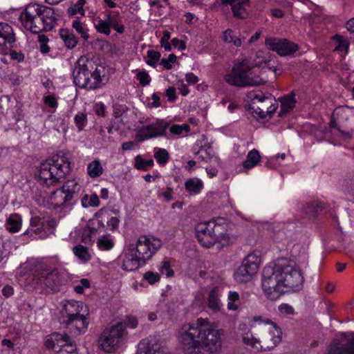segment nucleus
Returning <instances> with one entry per match:
<instances>
[{"instance_id": "1", "label": "nucleus", "mask_w": 354, "mask_h": 354, "mask_svg": "<svg viewBox=\"0 0 354 354\" xmlns=\"http://www.w3.org/2000/svg\"><path fill=\"white\" fill-rule=\"evenodd\" d=\"M178 339L185 354H218L222 345L218 330L203 318L183 325Z\"/></svg>"}, {"instance_id": "2", "label": "nucleus", "mask_w": 354, "mask_h": 354, "mask_svg": "<svg viewBox=\"0 0 354 354\" xmlns=\"http://www.w3.org/2000/svg\"><path fill=\"white\" fill-rule=\"evenodd\" d=\"M254 322H259L258 327L262 330L261 339L253 337H243V343L256 351H268L273 349L281 342L282 330L277 324L262 316H255Z\"/></svg>"}, {"instance_id": "3", "label": "nucleus", "mask_w": 354, "mask_h": 354, "mask_svg": "<svg viewBox=\"0 0 354 354\" xmlns=\"http://www.w3.org/2000/svg\"><path fill=\"white\" fill-rule=\"evenodd\" d=\"M102 66H97L92 60L82 56L75 63L73 71L74 83L80 88L96 89L102 84Z\"/></svg>"}, {"instance_id": "4", "label": "nucleus", "mask_w": 354, "mask_h": 354, "mask_svg": "<svg viewBox=\"0 0 354 354\" xmlns=\"http://www.w3.org/2000/svg\"><path fill=\"white\" fill-rule=\"evenodd\" d=\"M138 324V322L135 317L127 316L123 322H118L103 331L98 340L99 346L106 352H114L127 335L126 328L129 326L135 328Z\"/></svg>"}, {"instance_id": "5", "label": "nucleus", "mask_w": 354, "mask_h": 354, "mask_svg": "<svg viewBox=\"0 0 354 354\" xmlns=\"http://www.w3.org/2000/svg\"><path fill=\"white\" fill-rule=\"evenodd\" d=\"M257 65L250 63L248 59L236 64L232 73L225 75V80L230 85L238 87L253 86L265 84L266 80L254 70Z\"/></svg>"}, {"instance_id": "6", "label": "nucleus", "mask_w": 354, "mask_h": 354, "mask_svg": "<svg viewBox=\"0 0 354 354\" xmlns=\"http://www.w3.org/2000/svg\"><path fill=\"white\" fill-rule=\"evenodd\" d=\"M195 231L198 242L205 248H210L216 243L222 247L232 243L225 227L214 221L197 224Z\"/></svg>"}, {"instance_id": "7", "label": "nucleus", "mask_w": 354, "mask_h": 354, "mask_svg": "<svg viewBox=\"0 0 354 354\" xmlns=\"http://www.w3.org/2000/svg\"><path fill=\"white\" fill-rule=\"evenodd\" d=\"M70 162L67 157L62 155L53 157L42 162L39 170V180L47 186L54 185L66 174L70 172Z\"/></svg>"}, {"instance_id": "8", "label": "nucleus", "mask_w": 354, "mask_h": 354, "mask_svg": "<svg viewBox=\"0 0 354 354\" xmlns=\"http://www.w3.org/2000/svg\"><path fill=\"white\" fill-rule=\"evenodd\" d=\"M281 274L279 272L277 261L270 263L263 270L261 286L266 296L272 301L278 299L286 292L281 283Z\"/></svg>"}, {"instance_id": "9", "label": "nucleus", "mask_w": 354, "mask_h": 354, "mask_svg": "<svg viewBox=\"0 0 354 354\" xmlns=\"http://www.w3.org/2000/svg\"><path fill=\"white\" fill-rule=\"evenodd\" d=\"M64 279V274L57 269L46 270L37 266L32 273L33 284L45 293H54L60 290Z\"/></svg>"}, {"instance_id": "10", "label": "nucleus", "mask_w": 354, "mask_h": 354, "mask_svg": "<svg viewBox=\"0 0 354 354\" xmlns=\"http://www.w3.org/2000/svg\"><path fill=\"white\" fill-rule=\"evenodd\" d=\"M279 272L281 274V283L286 292L299 290L304 283L301 270L295 263L286 259H277Z\"/></svg>"}, {"instance_id": "11", "label": "nucleus", "mask_w": 354, "mask_h": 354, "mask_svg": "<svg viewBox=\"0 0 354 354\" xmlns=\"http://www.w3.org/2000/svg\"><path fill=\"white\" fill-rule=\"evenodd\" d=\"M19 19L21 22H33L38 19L41 22H55L57 20L52 8L37 3L26 6L21 12Z\"/></svg>"}, {"instance_id": "12", "label": "nucleus", "mask_w": 354, "mask_h": 354, "mask_svg": "<svg viewBox=\"0 0 354 354\" xmlns=\"http://www.w3.org/2000/svg\"><path fill=\"white\" fill-rule=\"evenodd\" d=\"M260 263V259L254 253L249 254L242 261L241 265L236 270L234 277L237 282L245 283L250 281L252 277L257 274Z\"/></svg>"}, {"instance_id": "13", "label": "nucleus", "mask_w": 354, "mask_h": 354, "mask_svg": "<svg viewBox=\"0 0 354 354\" xmlns=\"http://www.w3.org/2000/svg\"><path fill=\"white\" fill-rule=\"evenodd\" d=\"M278 108L275 99L270 96L256 95L249 105V109L252 111L260 118L265 119L267 115L271 118Z\"/></svg>"}, {"instance_id": "14", "label": "nucleus", "mask_w": 354, "mask_h": 354, "mask_svg": "<svg viewBox=\"0 0 354 354\" xmlns=\"http://www.w3.org/2000/svg\"><path fill=\"white\" fill-rule=\"evenodd\" d=\"M162 243L160 239L152 238V239L147 236H140L135 248L131 249L138 254L140 259L142 260V264L151 258L153 254L160 248Z\"/></svg>"}, {"instance_id": "15", "label": "nucleus", "mask_w": 354, "mask_h": 354, "mask_svg": "<svg viewBox=\"0 0 354 354\" xmlns=\"http://www.w3.org/2000/svg\"><path fill=\"white\" fill-rule=\"evenodd\" d=\"M324 354H354V333L342 334L341 337L335 338Z\"/></svg>"}, {"instance_id": "16", "label": "nucleus", "mask_w": 354, "mask_h": 354, "mask_svg": "<svg viewBox=\"0 0 354 354\" xmlns=\"http://www.w3.org/2000/svg\"><path fill=\"white\" fill-rule=\"evenodd\" d=\"M265 44L270 50L277 52L281 56H292L299 50L297 44L286 39L267 37Z\"/></svg>"}, {"instance_id": "17", "label": "nucleus", "mask_w": 354, "mask_h": 354, "mask_svg": "<svg viewBox=\"0 0 354 354\" xmlns=\"http://www.w3.org/2000/svg\"><path fill=\"white\" fill-rule=\"evenodd\" d=\"M47 348L52 349L56 353L63 351V348L70 347V351L66 350V353H72L75 351L76 346L71 340L70 337L66 335L55 333L50 338L46 341Z\"/></svg>"}, {"instance_id": "18", "label": "nucleus", "mask_w": 354, "mask_h": 354, "mask_svg": "<svg viewBox=\"0 0 354 354\" xmlns=\"http://www.w3.org/2000/svg\"><path fill=\"white\" fill-rule=\"evenodd\" d=\"M223 5H230L232 16L237 20H244L250 15V0H221Z\"/></svg>"}, {"instance_id": "19", "label": "nucleus", "mask_w": 354, "mask_h": 354, "mask_svg": "<svg viewBox=\"0 0 354 354\" xmlns=\"http://www.w3.org/2000/svg\"><path fill=\"white\" fill-rule=\"evenodd\" d=\"M169 126V123L163 120L157 121L156 124L143 127L140 129L139 133L142 140L158 136H167L166 130Z\"/></svg>"}, {"instance_id": "20", "label": "nucleus", "mask_w": 354, "mask_h": 354, "mask_svg": "<svg viewBox=\"0 0 354 354\" xmlns=\"http://www.w3.org/2000/svg\"><path fill=\"white\" fill-rule=\"evenodd\" d=\"M63 323L71 333L79 335L85 333L89 322L87 317L80 314L69 319H64Z\"/></svg>"}, {"instance_id": "21", "label": "nucleus", "mask_w": 354, "mask_h": 354, "mask_svg": "<svg viewBox=\"0 0 354 354\" xmlns=\"http://www.w3.org/2000/svg\"><path fill=\"white\" fill-rule=\"evenodd\" d=\"M46 216L44 214L32 215L30 221V227L24 232V235L35 238V236H42L45 227Z\"/></svg>"}, {"instance_id": "22", "label": "nucleus", "mask_w": 354, "mask_h": 354, "mask_svg": "<svg viewBox=\"0 0 354 354\" xmlns=\"http://www.w3.org/2000/svg\"><path fill=\"white\" fill-rule=\"evenodd\" d=\"M141 264H142V260L140 259L138 254L129 248L124 254L122 268L127 271H133L138 269Z\"/></svg>"}, {"instance_id": "23", "label": "nucleus", "mask_w": 354, "mask_h": 354, "mask_svg": "<svg viewBox=\"0 0 354 354\" xmlns=\"http://www.w3.org/2000/svg\"><path fill=\"white\" fill-rule=\"evenodd\" d=\"M83 308V303L76 301H67L63 306L62 315L66 319L79 315Z\"/></svg>"}, {"instance_id": "24", "label": "nucleus", "mask_w": 354, "mask_h": 354, "mask_svg": "<svg viewBox=\"0 0 354 354\" xmlns=\"http://www.w3.org/2000/svg\"><path fill=\"white\" fill-rule=\"evenodd\" d=\"M352 110L348 106H339L335 109L333 117L330 121V127L331 128H337V122L334 118L335 115L337 116V119L346 122L349 118L351 116Z\"/></svg>"}, {"instance_id": "25", "label": "nucleus", "mask_w": 354, "mask_h": 354, "mask_svg": "<svg viewBox=\"0 0 354 354\" xmlns=\"http://www.w3.org/2000/svg\"><path fill=\"white\" fill-rule=\"evenodd\" d=\"M136 354H167V353L163 348H160L157 344L150 347L148 341L143 339L138 344Z\"/></svg>"}, {"instance_id": "26", "label": "nucleus", "mask_w": 354, "mask_h": 354, "mask_svg": "<svg viewBox=\"0 0 354 354\" xmlns=\"http://www.w3.org/2000/svg\"><path fill=\"white\" fill-rule=\"evenodd\" d=\"M77 183L74 180H68L61 188L52 193L51 199L53 200L58 206H64V205L61 203V200L63 199L64 196L65 195V192L71 189V187H77Z\"/></svg>"}, {"instance_id": "27", "label": "nucleus", "mask_w": 354, "mask_h": 354, "mask_svg": "<svg viewBox=\"0 0 354 354\" xmlns=\"http://www.w3.org/2000/svg\"><path fill=\"white\" fill-rule=\"evenodd\" d=\"M294 95V93H292L281 98V111L279 113L280 116L292 110L296 102Z\"/></svg>"}, {"instance_id": "28", "label": "nucleus", "mask_w": 354, "mask_h": 354, "mask_svg": "<svg viewBox=\"0 0 354 354\" xmlns=\"http://www.w3.org/2000/svg\"><path fill=\"white\" fill-rule=\"evenodd\" d=\"M185 189L191 194H197L201 192L203 187L201 180L198 178H189L185 183Z\"/></svg>"}, {"instance_id": "29", "label": "nucleus", "mask_w": 354, "mask_h": 354, "mask_svg": "<svg viewBox=\"0 0 354 354\" xmlns=\"http://www.w3.org/2000/svg\"><path fill=\"white\" fill-rule=\"evenodd\" d=\"M103 172L104 169L99 160H94L87 165V174L92 178L100 176Z\"/></svg>"}, {"instance_id": "30", "label": "nucleus", "mask_w": 354, "mask_h": 354, "mask_svg": "<svg viewBox=\"0 0 354 354\" xmlns=\"http://www.w3.org/2000/svg\"><path fill=\"white\" fill-rule=\"evenodd\" d=\"M0 37L3 38V41H8L9 44L15 41L13 29L8 24H0Z\"/></svg>"}, {"instance_id": "31", "label": "nucleus", "mask_w": 354, "mask_h": 354, "mask_svg": "<svg viewBox=\"0 0 354 354\" xmlns=\"http://www.w3.org/2000/svg\"><path fill=\"white\" fill-rule=\"evenodd\" d=\"M261 160V156L257 149L250 151L247 158L243 162V166L246 170L250 169L257 165Z\"/></svg>"}, {"instance_id": "32", "label": "nucleus", "mask_w": 354, "mask_h": 354, "mask_svg": "<svg viewBox=\"0 0 354 354\" xmlns=\"http://www.w3.org/2000/svg\"><path fill=\"white\" fill-rule=\"evenodd\" d=\"M60 37L64 40L66 46L69 49L73 48L77 44L75 36L68 29H61Z\"/></svg>"}, {"instance_id": "33", "label": "nucleus", "mask_w": 354, "mask_h": 354, "mask_svg": "<svg viewBox=\"0 0 354 354\" xmlns=\"http://www.w3.org/2000/svg\"><path fill=\"white\" fill-rule=\"evenodd\" d=\"M322 204L315 201L306 203V205H303L301 207V209L308 216H315L317 212L319 209L322 210Z\"/></svg>"}, {"instance_id": "34", "label": "nucleus", "mask_w": 354, "mask_h": 354, "mask_svg": "<svg viewBox=\"0 0 354 354\" xmlns=\"http://www.w3.org/2000/svg\"><path fill=\"white\" fill-rule=\"evenodd\" d=\"M24 24V28L26 30H30L33 34L39 35L40 32L43 31H46L48 30H51L53 28V26L51 24Z\"/></svg>"}, {"instance_id": "35", "label": "nucleus", "mask_w": 354, "mask_h": 354, "mask_svg": "<svg viewBox=\"0 0 354 354\" xmlns=\"http://www.w3.org/2000/svg\"><path fill=\"white\" fill-rule=\"evenodd\" d=\"M73 250L75 256L82 261L87 262L91 259V254L86 247L78 245L75 246Z\"/></svg>"}, {"instance_id": "36", "label": "nucleus", "mask_w": 354, "mask_h": 354, "mask_svg": "<svg viewBox=\"0 0 354 354\" xmlns=\"http://www.w3.org/2000/svg\"><path fill=\"white\" fill-rule=\"evenodd\" d=\"M153 165V160L152 159H149L146 160L143 159L140 156H137L135 158V167L138 169L147 171L149 168L151 167Z\"/></svg>"}, {"instance_id": "37", "label": "nucleus", "mask_w": 354, "mask_h": 354, "mask_svg": "<svg viewBox=\"0 0 354 354\" xmlns=\"http://www.w3.org/2000/svg\"><path fill=\"white\" fill-rule=\"evenodd\" d=\"M76 187H71V189L67 192H65V195L62 200H61V203L64 205V206H68L72 205V201L75 200V198L78 196L77 193L75 190Z\"/></svg>"}, {"instance_id": "38", "label": "nucleus", "mask_w": 354, "mask_h": 354, "mask_svg": "<svg viewBox=\"0 0 354 354\" xmlns=\"http://www.w3.org/2000/svg\"><path fill=\"white\" fill-rule=\"evenodd\" d=\"M207 301L209 308L214 311H218L220 309L219 300L218 299L216 292L214 290L209 292Z\"/></svg>"}, {"instance_id": "39", "label": "nucleus", "mask_w": 354, "mask_h": 354, "mask_svg": "<svg viewBox=\"0 0 354 354\" xmlns=\"http://www.w3.org/2000/svg\"><path fill=\"white\" fill-rule=\"evenodd\" d=\"M99 203V198L95 194H91L90 198H88L87 195H84L82 198V205L84 207H88L89 206L97 207Z\"/></svg>"}, {"instance_id": "40", "label": "nucleus", "mask_w": 354, "mask_h": 354, "mask_svg": "<svg viewBox=\"0 0 354 354\" xmlns=\"http://www.w3.org/2000/svg\"><path fill=\"white\" fill-rule=\"evenodd\" d=\"M154 158L157 162L160 165L167 163L169 158L168 151L165 149H158L154 153Z\"/></svg>"}, {"instance_id": "41", "label": "nucleus", "mask_w": 354, "mask_h": 354, "mask_svg": "<svg viewBox=\"0 0 354 354\" xmlns=\"http://www.w3.org/2000/svg\"><path fill=\"white\" fill-rule=\"evenodd\" d=\"M85 0H78L77 3H75L73 6L68 8V14L71 16L76 14H80V15L83 16L84 15V10L83 9V6Z\"/></svg>"}, {"instance_id": "42", "label": "nucleus", "mask_w": 354, "mask_h": 354, "mask_svg": "<svg viewBox=\"0 0 354 354\" xmlns=\"http://www.w3.org/2000/svg\"><path fill=\"white\" fill-rule=\"evenodd\" d=\"M114 245L113 241L107 237L106 236H103L101 239H99L97 241V246L100 249L104 250H111Z\"/></svg>"}, {"instance_id": "43", "label": "nucleus", "mask_w": 354, "mask_h": 354, "mask_svg": "<svg viewBox=\"0 0 354 354\" xmlns=\"http://www.w3.org/2000/svg\"><path fill=\"white\" fill-rule=\"evenodd\" d=\"M6 225L10 232H17L21 227V222L18 218L10 216L7 221Z\"/></svg>"}, {"instance_id": "44", "label": "nucleus", "mask_w": 354, "mask_h": 354, "mask_svg": "<svg viewBox=\"0 0 354 354\" xmlns=\"http://www.w3.org/2000/svg\"><path fill=\"white\" fill-rule=\"evenodd\" d=\"M75 123L79 131L83 130L87 123L86 115L84 113L79 112L75 116Z\"/></svg>"}, {"instance_id": "45", "label": "nucleus", "mask_w": 354, "mask_h": 354, "mask_svg": "<svg viewBox=\"0 0 354 354\" xmlns=\"http://www.w3.org/2000/svg\"><path fill=\"white\" fill-rule=\"evenodd\" d=\"M189 132L190 131V127L187 124H183L181 125L179 124H174L170 129L169 131L173 135H180L183 131Z\"/></svg>"}, {"instance_id": "46", "label": "nucleus", "mask_w": 354, "mask_h": 354, "mask_svg": "<svg viewBox=\"0 0 354 354\" xmlns=\"http://www.w3.org/2000/svg\"><path fill=\"white\" fill-rule=\"evenodd\" d=\"M147 57L149 59L147 61V64L151 66L155 67L156 62L160 58V53L158 51L149 50L147 51Z\"/></svg>"}, {"instance_id": "47", "label": "nucleus", "mask_w": 354, "mask_h": 354, "mask_svg": "<svg viewBox=\"0 0 354 354\" xmlns=\"http://www.w3.org/2000/svg\"><path fill=\"white\" fill-rule=\"evenodd\" d=\"M97 230L95 228L87 227L85 228L82 233V241L85 243H91L93 242L92 236L96 233Z\"/></svg>"}, {"instance_id": "48", "label": "nucleus", "mask_w": 354, "mask_h": 354, "mask_svg": "<svg viewBox=\"0 0 354 354\" xmlns=\"http://www.w3.org/2000/svg\"><path fill=\"white\" fill-rule=\"evenodd\" d=\"M229 302L227 307L230 310H235L238 308V306L234 304L235 301L239 300V295L237 292H230L228 295Z\"/></svg>"}, {"instance_id": "49", "label": "nucleus", "mask_w": 354, "mask_h": 354, "mask_svg": "<svg viewBox=\"0 0 354 354\" xmlns=\"http://www.w3.org/2000/svg\"><path fill=\"white\" fill-rule=\"evenodd\" d=\"M333 39L337 43L335 47L336 50H343L348 48V43L342 36L336 35L333 37Z\"/></svg>"}, {"instance_id": "50", "label": "nucleus", "mask_w": 354, "mask_h": 354, "mask_svg": "<svg viewBox=\"0 0 354 354\" xmlns=\"http://www.w3.org/2000/svg\"><path fill=\"white\" fill-rule=\"evenodd\" d=\"M137 79L142 86L148 85L151 81L149 74L145 71H140L137 73Z\"/></svg>"}, {"instance_id": "51", "label": "nucleus", "mask_w": 354, "mask_h": 354, "mask_svg": "<svg viewBox=\"0 0 354 354\" xmlns=\"http://www.w3.org/2000/svg\"><path fill=\"white\" fill-rule=\"evenodd\" d=\"M143 278L149 283L153 284L160 280V275L158 273H155L152 271L145 272Z\"/></svg>"}, {"instance_id": "52", "label": "nucleus", "mask_w": 354, "mask_h": 354, "mask_svg": "<svg viewBox=\"0 0 354 354\" xmlns=\"http://www.w3.org/2000/svg\"><path fill=\"white\" fill-rule=\"evenodd\" d=\"M176 60V56L174 54H170L167 59L163 58L160 60V64L166 69L171 68V64Z\"/></svg>"}, {"instance_id": "53", "label": "nucleus", "mask_w": 354, "mask_h": 354, "mask_svg": "<svg viewBox=\"0 0 354 354\" xmlns=\"http://www.w3.org/2000/svg\"><path fill=\"white\" fill-rule=\"evenodd\" d=\"M96 30L105 35H109L111 32V24H95Z\"/></svg>"}, {"instance_id": "54", "label": "nucleus", "mask_w": 354, "mask_h": 354, "mask_svg": "<svg viewBox=\"0 0 354 354\" xmlns=\"http://www.w3.org/2000/svg\"><path fill=\"white\" fill-rule=\"evenodd\" d=\"M160 272L162 274H165L167 277H172L174 275V271L170 268V264L168 261H163L162 265L160 268Z\"/></svg>"}, {"instance_id": "55", "label": "nucleus", "mask_w": 354, "mask_h": 354, "mask_svg": "<svg viewBox=\"0 0 354 354\" xmlns=\"http://www.w3.org/2000/svg\"><path fill=\"white\" fill-rule=\"evenodd\" d=\"M82 24H73V27L76 30V31L81 35V37L84 39L88 38V35L86 31L82 27Z\"/></svg>"}, {"instance_id": "56", "label": "nucleus", "mask_w": 354, "mask_h": 354, "mask_svg": "<svg viewBox=\"0 0 354 354\" xmlns=\"http://www.w3.org/2000/svg\"><path fill=\"white\" fill-rule=\"evenodd\" d=\"M166 96L169 102H174L176 99V88L173 86L169 87L166 90Z\"/></svg>"}, {"instance_id": "57", "label": "nucleus", "mask_w": 354, "mask_h": 354, "mask_svg": "<svg viewBox=\"0 0 354 354\" xmlns=\"http://www.w3.org/2000/svg\"><path fill=\"white\" fill-rule=\"evenodd\" d=\"M120 17H117V15L113 12H110L108 15V18L105 20H100L99 22H118V21H120Z\"/></svg>"}, {"instance_id": "58", "label": "nucleus", "mask_w": 354, "mask_h": 354, "mask_svg": "<svg viewBox=\"0 0 354 354\" xmlns=\"http://www.w3.org/2000/svg\"><path fill=\"white\" fill-rule=\"evenodd\" d=\"M119 221L117 217L111 216L110 220L107 222V225L111 226V230H115L118 227Z\"/></svg>"}, {"instance_id": "59", "label": "nucleus", "mask_w": 354, "mask_h": 354, "mask_svg": "<svg viewBox=\"0 0 354 354\" xmlns=\"http://www.w3.org/2000/svg\"><path fill=\"white\" fill-rule=\"evenodd\" d=\"M171 44L175 48L178 47L180 50H184L186 48L185 43L183 41L178 39V38H173L171 39Z\"/></svg>"}, {"instance_id": "60", "label": "nucleus", "mask_w": 354, "mask_h": 354, "mask_svg": "<svg viewBox=\"0 0 354 354\" xmlns=\"http://www.w3.org/2000/svg\"><path fill=\"white\" fill-rule=\"evenodd\" d=\"M234 37L233 32L230 29H227L223 32L224 41L225 42H232Z\"/></svg>"}, {"instance_id": "61", "label": "nucleus", "mask_w": 354, "mask_h": 354, "mask_svg": "<svg viewBox=\"0 0 354 354\" xmlns=\"http://www.w3.org/2000/svg\"><path fill=\"white\" fill-rule=\"evenodd\" d=\"M279 310L281 312H284L286 314H289V315L292 314L294 312L293 308L291 306L286 304H281L279 306Z\"/></svg>"}, {"instance_id": "62", "label": "nucleus", "mask_w": 354, "mask_h": 354, "mask_svg": "<svg viewBox=\"0 0 354 354\" xmlns=\"http://www.w3.org/2000/svg\"><path fill=\"white\" fill-rule=\"evenodd\" d=\"M44 102L50 107H55L57 106L56 100L51 95H48L44 97Z\"/></svg>"}, {"instance_id": "63", "label": "nucleus", "mask_w": 354, "mask_h": 354, "mask_svg": "<svg viewBox=\"0 0 354 354\" xmlns=\"http://www.w3.org/2000/svg\"><path fill=\"white\" fill-rule=\"evenodd\" d=\"M186 81L189 84H194L198 82V78L194 73H189L186 75Z\"/></svg>"}, {"instance_id": "64", "label": "nucleus", "mask_w": 354, "mask_h": 354, "mask_svg": "<svg viewBox=\"0 0 354 354\" xmlns=\"http://www.w3.org/2000/svg\"><path fill=\"white\" fill-rule=\"evenodd\" d=\"M13 292V288L10 286H5L2 289V294L6 297L11 296Z\"/></svg>"}]
</instances>
